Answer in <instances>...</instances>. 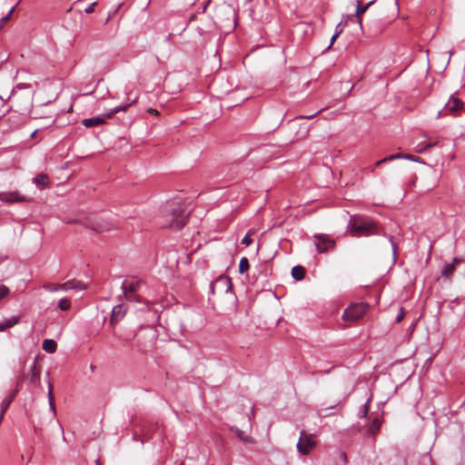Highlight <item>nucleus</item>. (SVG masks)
I'll return each mask as SVG.
<instances>
[{
    "instance_id": "1",
    "label": "nucleus",
    "mask_w": 465,
    "mask_h": 465,
    "mask_svg": "<svg viewBox=\"0 0 465 465\" xmlns=\"http://www.w3.org/2000/svg\"><path fill=\"white\" fill-rule=\"evenodd\" d=\"M348 229L353 237H370L384 235L382 226L374 219L365 215H352L348 223Z\"/></svg>"
},
{
    "instance_id": "2",
    "label": "nucleus",
    "mask_w": 465,
    "mask_h": 465,
    "mask_svg": "<svg viewBox=\"0 0 465 465\" xmlns=\"http://www.w3.org/2000/svg\"><path fill=\"white\" fill-rule=\"evenodd\" d=\"M162 216L164 219V226L173 229H182L187 220V213L183 204L177 201H172L165 203L162 210Z\"/></svg>"
},
{
    "instance_id": "3",
    "label": "nucleus",
    "mask_w": 465,
    "mask_h": 465,
    "mask_svg": "<svg viewBox=\"0 0 465 465\" xmlns=\"http://www.w3.org/2000/svg\"><path fill=\"white\" fill-rule=\"evenodd\" d=\"M75 222L83 224L86 228H89L100 233L109 232L111 230H114L117 228V225L111 221L97 219L93 216H85L84 218L77 219Z\"/></svg>"
},
{
    "instance_id": "4",
    "label": "nucleus",
    "mask_w": 465,
    "mask_h": 465,
    "mask_svg": "<svg viewBox=\"0 0 465 465\" xmlns=\"http://www.w3.org/2000/svg\"><path fill=\"white\" fill-rule=\"evenodd\" d=\"M369 310V305L366 302H359L351 304L345 309L342 314V319L345 322H354L361 319Z\"/></svg>"
},
{
    "instance_id": "5",
    "label": "nucleus",
    "mask_w": 465,
    "mask_h": 465,
    "mask_svg": "<svg viewBox=\"0 0 465 465\" xmlns=\"http://www.w3.org/2000/svg\"><path fill=\"white\" fill-rule=\"evenodd\" d=\"M43 288L47 292H54L59 291L66 292L69 290H85L87 285L81 281L73 279L64 283H45Z\"/></svg>"
},
{
    "instance_id": "6",
    "label": "nucleus",
    "mask_w": 465,
    "mask_h": 465,
    "mask_svg": "<svg viewBox=\"0 0 465 465\" xmlns=\"http://www.w3.org/2000/svg\"><path fill=\"white\" fill-rule=\"evenodd\" d=\"M316 447V441L314 440V434L307 433L305 430H302L300 438L297 443V450L302 455L309 454Z\"/></svg>"
},
{
    "instance_id": "7",
    "label": "nucleus",
    "mask_w": 465,
    "mask_h": 465,
    "mask_svg": "<svg viewBox=\"0 0 465 465\" xmlns=\"http://www.w3.org/2000/svg\"><path fill=\"white\" fill-rule=\"evenodd\" d=\"M314 243L319 253H325L335 248V241L328 234L319 233L314 236Z\"/></svg>"
},
{
    "instance_id": "8",
    "label": "nucleus",
    "mask_w": 465,
    "mask_h": 465,
    "mask_svg": "<svg viewBox=\"0 0 465 465\" xmlns=\"http://www.w3.org/2000/svg\"><path fill=\"white\" fill-rule=\"evenodd\" d=\"M130 105H131V104H126L124 106L115 107L110 113L106 114L104 116H94V117H92V118L84 119L82 121V124L85 127H87V128L94 127V126H98L100 124H104L105 123V119L111 118L114 114H116V113H118L120 111L127 110V108Z\"/></svg>"
},
{
    "instance_id": "9",
    "label": "nucleus",
    "mask_w": 465,
    "mask_h": 465,
    "mask_svg": "<svg viewBox=\"0 0 465 465\" xmlns=\"http://www.w3.org/2000/svg\"><path fill=\"white\" fill-rule=\"evenodd\" d=\"M464 102L457 96V94H451L449 101L444 106L443 111L453 115L464 110Z\"/></svg>"
},
{
    "instance_id": "10",
    "label": "nucleus",
    "mask_w": 465,
    "mask_h": 465,
    "mask_svg": "<svg viewBox=\"0 0 465 465\" xmlns=\"http://www.w3.org/2000/svg\"><path fill=\"white\" fill-rule=\"evenodd\" d=\"M143 284V282L136 278L124 281L122 283L124 297H127L128 292L135 293Z\"/></svg>"
},
{
    "instance_id": "11",
    "label": "nucleus",
    "mask_w": 465,
    "mask_h": 465,
    "mask_svg": "<svg viewBox=\"0 0 465 465\" xmlns=\"http://www.w3.org/2000/svg\"><path fill=\"white\" fill-rule=\"evenodd\" d=\"M374 0L370 1L366 5L362 4L361 0H357V7H356V14L355 18L356 22L360 25L361 28L362 29V17L361 15L369 9L371 5L374 4Z\"/></svg>"
},
{
    "instance_id": "12",
    "label": "nucleus",
    "mask_w": 465,
    "mask_h": 465,
    "mask_svg": "<svg viewBox=\"0 0 465 465\" xmlns=\"http://www.w3.org/2000/svg\"><path fill=\"white\" fill-rule=\"evenodd\" d=\"M126 308L124 305L119 304L114 307L110 320L111 324L113 326L115 325L119 321H121L124 318Z\"/></svg>"
},
{
    "instance_id": "13",
    "label": "nucleus",
    "mask_w": 465,
    "mask_h": 465,
    "mask_svg": "<svg viewBox=\"0 0 465 465\" xmlns=\"http://www.w3.org/2000/svg\"><path fill=\"white\" fill-rule=\"evenodd\" d=\"M0 200L10 203L27 201L25 197L21 196L17 192L1 193Z\"/></svg>"
},
{
    "instance_id": "14",
    "label": "nucleus",
    "mask_w": 465,
    "mask_h": 465,
    "mask_svg": "<svg viewBox=\"0 0 465 465\" xmlns=\"http://www.w3.org/2000/svg\"><path fill=\"white\" fill-rule=\"evenodd\" d=\"M455 271L456 268L453 266V264L447 263L441 269L440 276L444 278L446 281L451 282Z\"/></svg>"
},
{
    "instance_id": "15",
    "label": "nucleus",
    "mask_w": 465,
    "mask_h": 465,
    "mask_svg": "<svg viewBox=\"0 0 465 465\" xmlns=\"http://www.w3.org/2000/svg\"><path fill=\"white\" fill-rule=\"evenodd\" d=\"M16 393H17L16 390L11 391L10 394L1 402V404H0V411H3V413L6 412V411L8 410V408L10 406V404L12 403L14 399L15 398Z\"/></svg>"
},
{
    "instance_id": "16",
    "label": "nucleus",
    "mask_w": 465,
    "mask_h": 465,
    "mask_svg": "<svg viewBox=\"0 0 465 465\" xmlns=\"http://www.w3.org/2000/svg\"><path fill=\"white\" fill-rule=\"evenodd\" d=\"M34 183L39 188V189H44L45 187H46L48 184H49V178L46 174L45 173H40L38 174L35 179H34Z\"/></svg>"
},
{
    "instance_id": "17",
    "label": "nucleus",
    "mask_w": 465,
    "mask_h": 465,
    "mask_svg": "<svg viewBox=\"0 0 465 465\" xmlns=\"http://www.w3.org/2000/svg\"><path fill=\"white\" fill-rule=\"evenodd\" d=\"M305 268L302 265H296L292 269V276L296 281H302L305 277Z\"/></svg>"
},
{
    "instance_id": "18",
    "label": "nucleus",
    "mask_w": 465,
    "mask_h": 465,
    "mask_svg": "<svg viewBox=\"0 0 465 465\" xmlns=\"http://www.w3.org/2000/svg\"><path fill=\"white\" fill-rule=\"evenodd\" d=\"M54 386L51 381L48 382V402L50 410L53 412V415L55 416L56 414V409H55V403H54V396L53 393Z\"/></svg>"
},
{
    "instance_id": "19",
    "label": "nucleus",
    "mask_w": 465,
    "mask_h": 465,
    "mask_svg": "<svg viewBox=\"0 0 465 465\" xmlns=\"http://www.w3.org/2000/svg\"><path fill=\"white\" fill-rule=\"evenodd\" d=\"M56 342L54 340L46 339L43 341V350L46 352L53 353L56 350Z\"/></svg>"
},
{
    "instance_id": "20",
    "label": "nucleus",
    "mask_w": 465,
    "mask_h": 465,
    "mask_svg": "<svg viewBox=\"0 0 465 465\" xmlns=\"http://www.w3.org/2000/svg\"><path fill=\"white\" fill-rule=\"evenodd\" d=\"M236 435L238 438L242 440L245 443L254 444L255 440L251 436L247 435L243 430H241L239 429H236L235 430Z\"/></svg>"
},
{
    "instance_id": "21",
    "label": "nucleus",
    "mask_w": 465,
    "mask_h": 465,
    "mask_svg": "<svg viewBox=\"0 0 465 465\" xmlns=\"http://www.w3.org/2000/svg\"><path fill=\"white\" fill-rule=\"evenodd\" d=\"M250 268V262L248 258L242 257L239 262V272L244 273L246 272Z\"/></svg>"
},
{
    "instance_id": "22",
    "label": "nucleus",
    "mask_w": 465,
    "mask_h": 465,
    "mask_svg": "<svg viewBox=\"0 0 465 465\" xmlns=\"http://www.w3.org/2000/svg\"><path fill=\"white\" fill-rule=\"evenodd\" d=\"M309 134V126L306 124H303L300 126V130L296 134L297 140L305 138Z\"/></svg>"
},
{
    "instance_id": "23",
    "label": "nucleus",
    "mask_w": 465,
    "mask_h": 465,
    "mask_svg": "<svg viewBox=\"0 0 465 465\" xmlns=\"http://www.w3.org/2000/svg\"><path fill=\"white\" fill-rule=\"evenodd\" d=\"M58 308L61 311H68L71 308V301L67 298H63L58 302Z\"/></svg>"
},
{
    "instance_id": "24",
    "label": "nucleus",
    "mask_w": 465,
    "mask_h": 465,
    "mask_svg": "<svg viewBox=\"0 0 465 465\" xmlns=\"http://www.w3.org/2000/svg\"><path fill=\"white\" fill-rule=\"evenodd\" d=\"M381 421L378 418H375L369 428V430L371 434H375L380 430Z\"/></svg>"
},
{
    "instance_id": "25",
    "label": "nucleus",
    "mask_w": 465,
    "mask_h": 465,
    "mask_svg": "<svg viewBox=\"0 0 465 465\" xmlns=\"http://www.w3.org/2000/svg\"><path fill=\"white\" fill-rule=\"evenodd\" d=\"M18 322H19V318L16 317V316H13V317L4 321V323H5V327H6V329L15 326Z\"/></svg>"
},
{
    "instance_id": "26",
    "label": "nucleus",
    "mask_w": 465,
    "mask_h": 465,
    "mask_svg": "<svg viewBox=\"0 0 465 465\" xmlns=\"http://www.w3.org/2000/svg\"><path fill=\"white\" fill-rule=\"evenodd\" d=\"M40 377V370L37 367L36 363L34 364L32 369V376H31V381L35 382Z\"/></svg>"
},
{
    "instance_id": "27",
    "label": "nucleus",
    "mask_w": 465,
    "mask_h": 465,
    "mask_svg": "<svg viewBox=\"0 0 465 465\" xmlns=\"http://www.w3.org/2000/svg\"><path fill=\"white\" fill-rule=\"evenodd\" d=\"M225 280L224 279H219L213 282H212L210 284V292H212V294L213 295L215 293V288L219 285V284H223L225 283Z\"/></svg>"
},
{
    "instance_id": "28",
    "label": "nucleus",
    "mask_w": 465,
    "mask_h": 465,
    "mask_svg": "<svg viewBox=\"0 0 465 465\" xmlns=\"http://www.w3.org/2000/svg\"><path fill=\"white\" fill-rule=\"evenodd\" d=\"M125 300L129 302H142V298L139 295H136L135 293L128 292L127 297H124Z\"/></svg>"
},
{
    "instance_id": "29",
    "label": "nucleus",
    "mask_w": 465,
    "mask_h": 465,
    "mask_svg": "<svg viewBox=\"0 0 465 465\" xmlns=\"http://www.w3.org/2000/svg\"><path fill=\"white\" fill-rule=\"evenodd\" d=\"M402 157V153H395V154H391L387 157H384L383 158V162L384 163H387V162H391V161H393V160H396V159H401Z\"/></svg>"
},
{
    "instance_id": "30",
    "label": "nucleus",
    "mask_w": 465,
    "mask_h": 465,
    "mask_svg": "<svg viewBox=\"0 0 465 465\" xmlns=\"http://www.w3.org/2000/svg\"><path fill=\"white\" fill-rule=\"evenodd\" d=\"M9 289L5 285H0V301L9 294Z\"/></svg>"
},
{
    "instance_id": "31",
    "label": "nucleus",
    "mask_w": 465,
    "mask_h": 465,
    "mask_svg": "<svg viewBox=\"0 0 465 465\" xmlns=\"http://www.w3.org/2000/svg\"><path fill=\"white\" fill-rule=\"evenodd\" d=\"M14 9H15V8H12V9L9 11V13H8L5 16H4V17L1 19V22H0V27H2L5 23H7V22L10 20L11 15H12V14H13V12H14Z\"/></svg>"
},
{
    "instance_id": "32",
    "label": "nucleus",
    "mask_w": 465,
    "mask_h": 465,
    "mask_svg": "<svg viewBox=\"0 0 465 465\" xmlns=\"http://www.w3.org/2000/svg\"><path fill=\"white\" fill-rule=\"evenodd\" d=\"M405 317V310L401 307L400 310H399V313L398 315L396 316V322H401Z\"/></svg>"
},
{
    "instance_id": "33",
    "label": "nucleus",
    "mask_w": 465,
    "mask_h": 465,
    "mask_svg": "<svg viewBox=\"0 0 465 465\" xmlns=\"http://www.w3.org/2000/svg\"><path fill=\"white\" fill-rule=\"evenodd\" d=\"M252 242L251 234L248 232L242 240V243L245 246H249Z\"/></svg>"
},
{
    "instance_id": "34",
    "label": "nucleus",
    "mask_w": 465,
    "mask_h": 465,
    "mask_svg": "<svg viewBox=\"0 0 465 465\" xmlns=\"http://www.w3.org/2000/svg\"><path fill=\"white\" fill-rule=\"evenodd\" d=\"M336 405H332V406H330V407H327V408H324V409H321L319 411V415L320 416H323V417H327L329 416L330 414L329 413H325V411H327L328 410L330 409H335Z\"/></svg>"
},
{
    "instance_id": "35",
    "label": "nucleus",
    "mask_w": 465,
    "mask_h": 465,
    "mask_svg": "<svg viewBox=\"0 0 465 465\" xmlns=\"http://www.w3.org/2000/svg\"><path fill=\"white\" fill-rule=\"evenodd\" d=\"M342 30L343 29H340V31H336L335 34L332 35L331 39V44L329 45L328 48H331V46L333 45V43L335 42V40L339 37V35L342 33Z\"/></svg>"
},
{
    "instance_id": "36",
    "label": "nucleus",
    "mask_w": 465,
    "mask_h": 465,
    "mask_svg": "<svg viewBox=\"0 0 465 465\" xmlns=\"http://www.w3.org/2000/svg\"><path fill=\"white\" fill-rule=\"evenodd\" d=\"M55 122V119L52 116L45 117V126H51Z\"/></svg>"
},
{
    "instance_id": "37",
    "label": "nucleus",
    "mask_w": 465,
    "mask_h": 465,
    "mask_svg": "<svg viewBox=\"0 0 465 465\" xmlns=\"http://www.w3.org/2000/svg\"><path fill=\"white\" fill-rule=\"evenodd\" d=\"M96 5H97V3H96V2H94L93 4H91V5H90L86 9H85V13H87V14H91V13H93Z\"/></svg>"
},
{
    "instance_id": "38",
    "label": "nucleus",
    "mask_w": 465,
    "mask_h": 465,
    "mask_svg": "<svg viewBox=\"0 0 465 465\" xmlns=\"http://www.w3.org/2000/svg\"><path fill=\"white\" fill-rule=\"evenodd\" d=\"M462 262V259L460 257H454L452 262L450 264H453V266L456 268L457 264H460Z\"/></svg>"
},
{
    "instance_id": "39",
    "label": "nucleus",
    "mask_w": 465,
    "mask_h": 465,
    "mask_svg": "<svg viewBox=\"0 0 465 465\" xmlns=\"http://www.w3.org/2000/svg\"><path fill=\"white\" fill-rule=\"evenodd\" d=\"M401 159H407V160L415 161V162L418 161V159L411 154H402Z\"/></svg>"
},
{
    "instance_id": "40",
    "label": "nucleus",
    "mask_w": 465,
    "mask_h": 465,
    "mask_svg": "<svg viewBox=\"0 0 465 465\" xmlns=\"http://www.w3.org/2000/svg\"><path fill=\"white\" fill-rule=\"evenodd\" d=\"M384 163V162H383V159L377 161V162L375 163L374 166L371 169V172H372V173H373V172H374V169H375L376 167L380 166V165H381V163Z\"/></svg>"
},
{
    "instance_id": "41",
    "label": "nucleus",
    "mask_w": 465,
    "mask_h": 465,
    "mask_svg": "<svg viewBox=\"0 0 465 465\" xmlns=\"http://www.w3.org/2000/svg\"><path fill=\"white\" fill-rule=\"evenodd\" d=\"M334 368V366L332 365L331 368H329L328 370L326 371H317L316 373H319V374H328L330 373V371Z\"/></svg>"
},
{
    "instance_id": "42",
    "label": "nucleus",
    "mask_w": 465,
    "mask_h": 465,
    "mask_svg": "<svg viewBox=\"0 0 465 465\" xmlns=\"http://www.w3.org/2000/svg\"><path fill=\"white\" fill-rule=\"evenodd\" d=\"M147 113L154 114V115H159V114H160L156 109H153V108H149L147 110Z\"/></svg>"
},
{
    "instance_id": "43",
    "label": "nucleus",
    "mask_w": 465,
    "mask_h": 465,
    "mask_svg": "<svg viewBox=\"0 0 465 465\" xmlns=\"http://www.w3.org/2000/svg\"><path fill=\"white\" fill-rule=\"evenodd\" d=\"M368 411H369V405L366 403V404H364V406H363V411H362L363 415H364V416H366V415H367V413H368Z\"/></svg>"
},
{
    "instance_id": "44",
    "label": "nucleus",
    "mask_w": 465,
    "mask_h": 465,
    "mask_svg": "<svg viewBox=\"0 0 465 465\" xmlns=\"http://www.w3.org/2000/svg\"><path fill=\"white\" fill-rule=\"evenodd\" d=\"M315 114H312V115H308V116L301 115V116H298L297 118H298V119H304V118L311 119V118L314 117V115H315Z\"/></svg>"
},
{
    "instance_id": "45",
    "label": "nucleus",
    "mask_w": 465,
    "mask_h": 465,
    "mask_svg": "<svg viewBox=\"0 0 465 465\" xmlns=\"http://www.w3.org/2000/svg\"><path fill=\"white\" fill-rule=\"evenodd\" d=\"M390 241L391 242L392 248H393V254L396 255V245L392 241V237L390 238Z\"/></svg>"
},
{
    "instance_id": "46",
    "label": "nucleus",
    "mask_w": 465,
    "mask_h": 465,
    "mask_svg": "<svg viewBox=\"0 0 465 465\" xmlns=\"http://www.w3.org/2000/svg\"><path fill=\"white\" fill-rule=\"evenodd\" d=\"M212 19L213 20V23L215 25H218L220 22H221V19L219 17H212Z\"/></svg>"
},
{
    "instance_id": "47",
    "label": "nucleus",
    "mask_w": 465,
    "mask_h": 465,
    "mask_svg": "<svg viewBox=\"0 0 465 465\" xmlns=\"http://www.w3.org/2000/svg\"><path fill=\"white\" fill-rule=\"evenodd\" d=\"M5 330H6V327H5V325L4 322H3L0 323V331H4Z\"/></svg>"
},
{
    "instance_id": "48",
    "label": "nucleus",
    "mask_w": 465,
    "mask_h": 465,
    "mask_svg": "<svg viewBox=\"0 0 465 465\" xmlns=\"http://www.w3.org/2000/svg\"><path fill=\"white\" fill-rule=\"evenodd\" d=\"M38 132V129L35 130L32 134H31V138H35L36 137V134Z\"/></svg>"
},
{
    "instance_id": "49",
    "label": "nucleus",
    "mask_w": 465,
    "mask_h": 465,
    "mask_svg": "<svg viewBox=\"0 0 465 465\" xmlns=\"http://www.w3.org/2000/svg\"><path fill=\"white\" fill-rule=\"evenodd\" d=\"M195 254H196V252H195V251H193V252H191V253L189 254V259H190L191 261H193V257Z\"/></svg>"
},
{
    "instance_id": "50",
    "label": "nucleus",
    "mask_w": 465,
    "mask_h": 465,
    "mask_svg": "<svg viewBox=\"0 0 465 465\" xmlns=\"http://www.w3.org/2000/svg\"><path fill=\"white\" fill-rule=\"evenodd\" d=\"M340 29H342V27H341V24H339L336 27V31H340Z\"/></svg>"
},
{
    "instance_id": "51",
    "label": "nucleus",
    "mask_w": 465,
    "mask_h": 465,
    "mask_svg": "<svg viewBox=\"0 0 465 465\" xmlns=\"http://www.w3.org/2000/svg\"><path fill=\"white\" fill-rule=\"evenodd\" d=\"M441 114H442V112H439L437 118H440Z\"/></svg>"
},
{
    "instance_id": "52",
    "label": "nucleus",
    "mask_w": 465,
    "mask_h": 465,
    "mask_svg": "<svg viewBox=\"0 0 465 465\" xmlns=\"http://www.w3.org/2000/svg\"><path fill=\"white\" fill-rule=\"evenodd\" d=\"M296 124V123L294 121L292 122V126L294 127V125Z\"/></svg>"
},
{
    "instance_id": "53",
    "label": "nucleus",
    "mask_w": 465,
    "mask_h": 465,
    "mask_svg": "<svg viewBox=\"0 0 465 465\" xmlns=\"http://www.w3.org/2000/svg\"><path fill=\"white\" fill-rule=\"evenodd\" d=\"M195 18L194 15H192L191 18H190V21L193 20Z\"/></svg>"
},
{
    "instance_id": "54",
    "label": "nucleus",
    "mask_w": 465,
    "mask_h": 465,
    "mask_svg": "<svg viewBox=\"0 0 465 465\" xmlns=\"http://www.w3.org/2000/svg\"><path fill=\"white\" fill-rule=\"evenodd\" d=\"M134 438V440H138V435H137V434H135Z\"/></svg>"
},
{
    "instance_id": "55",
    "label": "nucleus",
    "mask_w": 465,
    "mask_h": 465,
    "mask_svg": "<svg viewBox=\"0 0 465 465\" xmlns=\"http://www.w3.org/2000/svg\"><path fill=\"white\" fill-rule=\"evenodd\" d=\"M208 4H209V1L207 3H205V5H204L205 9L207 8Z\"/></svg>"
}]
</instances>
